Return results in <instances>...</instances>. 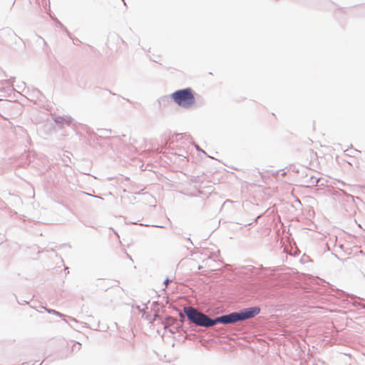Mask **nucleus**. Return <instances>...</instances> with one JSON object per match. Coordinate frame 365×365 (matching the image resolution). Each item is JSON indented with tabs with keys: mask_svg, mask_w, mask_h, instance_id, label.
Wrapping results in <instances>:
<instances>
[{
	"mask_svg": "<svg viewBox=\"0 0 365 365\" xmlns=\"http://www.w3.org/2000/svg\"><path fill=\"white\" fill-rule=\"evenodd\" d=\"M14 80H15V78H14V77H13V78H11V79H8V80L2 81L1 82V85H9V86H12V87H13L12 83H13V81H14Z\"/></svg>",
	"mask_w": 365,
	"mask_h": 365,
	"instance_id": "nucleus-12",
	"label": "nucleus"
},
{
	"mask_svg": "<svg viewBox=\"0 0 365 365\" xmlns=\"http://www.w3.org/2000/svg\"><path fill=\"white\" fill-rule=\"evenodd\" d=\"M108 91H109V93H112L113 95H115V93H112L111 91H110V90H108Z\"/></svg>",
	"mask_w": 365,
	"mask_h": 365,
	"instance_id": "nucleus-24",
	"label": "nucleus"
},
{
	"mask_svg": "<svg viewBox=\"0 0 365 365\" xmlns=\"http://www.w3.org/2000/svg\"><path fill=\"white\" fill-rule=\"evenodd\" d=\"M162 324H164V328L166 329L168 326L177 324L178 320L176 318L170 316L166 317L163 320L160 319Z\"/></svg>",
	"mask_w": 365,
	"mask_h": 365,
	"instance_id": "nucleus-6",
	"label": "nucleus"
},
{
	"mask_svg": "<svg viewBox=\"0 0 365 365\" xmlns=\"http://www.w3.org/2000/svg\"><path fill=\"white\" fill-rule=\"evenodd\" d=\"M216 325L213 319L207 316L204 327H210Z\"/></svg>",
	"mask_w": 365,
	"mask_h": 365,
	"instance_id": "nucleus-10",
	"label": "nucleus"
},
{
	"mask_svg": "<svg viewBox=\"0 0 365 365\" xmlns=\"http://www.w3.org/2000/svg\"><path fill=\"white\" fill-rule=\"evenodd\" d=\"M215 324H224L223 315L213 318Z\"/></svg>",
	"mask_w": 365,
	"mask_h": 365,
	"instance_id": "nucleus-13",
	"label": "nucleus"
},
{
	"mask_svg": "<svg viewBox=\"0 0 365 365\" xmlns=\"http://www.w3.org/2000/svg\"><path fill=\"white\" fill-rule=\"evenodd\" d=\"M154 227H163L162 226H159V225H153Z\"/></svg>",
	"mask_w": 365,
	"mask_h": 365,
	"instance_id": "nucleus-25",
	"label": "nucleus"
},
{
	"mask_svg": "<svg viewBox=\"0 0 365 365\" xmlns=\"http://www.w3.org/2000/svg\"><path fill=\"white\" fill-rule=\"evenodd\" d=\"M171 98L177 105L184 108H190L195 102L194 92L190 88L175 91L171 94Z\"/></svg>",
	"mask_w": 365,
	"mask_h": 365,
	"instance_id": "nucleus-2",
	"label": "nucleus"
},
{
	"mask_svg": "<svg viewBox=\"0 0 365 365\" xmlns=\"http://www.w3.org/2000/svg\"><path fill=\"white\" fill-rule=\"evenodd\" d=\"M321 178H318L313 175L310 176L309 179L306 182L309 184V186H317L320 181Z\"/></svg>",
	"mask_w": 365,
	"mask_h": 365,
	"instance_id": "nucleus-9",
	"label": "nucleus"
},
{
	"mask_svg": "<svg viewBox=\"0 0 365 365\" xmlns=\"http://www.w3.org/2000/svg\"><path fill=\"white\" fill-rule=\"evenodd\" d=\"M26 93L34 101H42V98L43 97V93L38 88H32L30 90L29 88L26 89Z\"/></svg>",
	"mask_w": 365,
	"mask_h": 365,
	"instance_id": "nucleus-5",
	"label": "nucleus"
},
{
	"mask_svg": "<svg viewBox=\"0 0 365 365\" xmlns=\"http://www.w3.org/2000/svg\"><path fill=\"white\" fill-rule=\"evenodd\" d=\"M179 317L181 323H183L185 320V318H187L185 312L182 313L181 311H179Z\"/></svg>",
	"mask_w": 365,
	"mask_h": 365,
	"instance_id": "nucleus-14",
	"label": "nucleus"
},
{
	"mask_svg": "<svg viewBox=\"0 0 365 365\" xmlns=\"http://www.w3.org/2000/svg\"><path fill=\"white\" fill-rule=\"evenodd\" d=\"M53 121L56 124L62 127L64 124L70 125L73 121V118L70 115H57L53 118Z\"/></svg>",
	"mask_w": 365,
	"mask_h": 365,
	"instance_id": "nucleus-4",
	"label": "nucleus"
},
{
	"mask_svg": "<svg viewBox=\"0 0 365 365\" xmlns=\"http://www.w3.org/2000/svg\"><path fill=\"white\" fill-rule=\"evenodd\" d=\"M171 99V95L170 96H163L158 100V102L159 103L160 107H161L162 106H165L166 104L170 103Z\"/></svg>",
	"mask_w": 365,
	"mask_h": 365,
	"instance_id": "nucleus-8",
	"label": "nucleus"
},
{
	"mask_svg": "<svg viewBox=\"0 0 365 365\" xmlns=\"http://www.w3.org/2000/svg\"><path fill=\"white\" fill-rule=\"evenodd\" d=\"M129 223H130V224H134V225H136V224H137V222H130Z\"/></svg>",
	"mask_w": 365,
	"mask_h": 365,
	"instance_id": "nucleus-23",
	"label": "nucleus"
},
{
	"mask_svg": "<svg viewBox=\"0 0 365 365\" xmlns=\"http://www.w3.org/2000/svg\"><path fill=\"white\" fill-rule=\"evenodd\" d=\"M171 282L170 279H169L168 278H166L164 282H163V284L167 286L170 282Z\"/></svg>",
	"mask_w": 365,
	"mask_h": 365,
	"instance_id": "nucleus-19",
	"label": "nucleus"
},
{
	"mask_svg": "<svg viewBox=\"0 0 365 365\" xmlns=\"http://www.w3.org/2000/svg\"><path fill=\"white\" fill-rule=\"evenodd\" d=\"M93 197H97V198H100V197L96 196V195H93ZM101 199H102V198L101 197Z\"/></svg>",
	"mask_w": 365,
	"mask_h": 365,
	"instance_id": "nucleus-26",
	"label": "nucleus"
},
{
	"mask_svg": "<svg viewBox=\"0 0 365 365\" xmlns=\"http://www.w3.org/2000/svg\"><path fill=\"white\" fill-rule=\"evenodd\" d=\"M183 311L187 320L198 327H204L207 315L192 307H185Z\"/></svg>",
	"mask_w": 365,
	"mask_h": 365,
	"instance_id": "nucleus-3",
	"label": "nucleus"
},
{
	"mask_svg": "<svg viewBox=\"0 0 365 365\" xmlns=\"http://www.w3.org/2000/svg\"><path fill=\"white\" fill-rule=\"evenodd\" d=\"M51 313L54 314L56 315H58L59 317H63V316L61 313H60V312H57V311H56L54 309L52 310Z\"/></svg>",
	"mask_w": 365,
	"mask_h": 365,
	"instance_id": "nucleus-17",
	"label": "nucleus"
},
{
	"mask_svg": "<svg viewBox=\"0 0 365 365\" xmlns=\"http://www.w3.org/2000/svg\"><path fill=\"white\" fill-rule=\"evenodd\" d=\"M187 240L189 241V242H190V245H193L192 242L190 240V238H188V239H187Z\"/></svg>",
	"mask_w": 365,
	"mask_h": 365,
	"instance_id": "nucleus-22",
	"label": "nucleus"
},
{
	"mask_svg": "<svg viewBox=\"0 0 365 365\" xmlns=\"http://www.w3.org/2000/svg\"><path fill=\"white\" fill-rule=\"evenodd\" d=\"M158 305H159L158 302H153L152 304V307L154 309H155V307H158Z\"/></svg>",
	"mask_w": 365,
	"mask_h": 365,
	"instance_id": "nucleus-18",
	"label": "nucleus"
},
{
	"mask_svg": "<svg viewBox=\"0 0 365 365\" xmlns=\"http://www.w3.org/2000/svg\"><path fill=\"white\" fill-rule=\"evenodd\" d=\"M81 344H80L79 342H74L71 347V351L77 352L81 349Z\"/></svg>",
	"mask_w": 365,
	"mask_h": 365,
	"instance_id": "nucleus-11",
	"label": "nucleus"
},
{
	"mask_svg": "<svg viewBox=\"0 0 365 365\" xmlns=\"http://www.w3.org/2000/svg\"><path fill=\"white\" fill-rule=\"evenodd\" d=\"M46 312L49 314H51L53 309H46Z\"/></svg>",
	"mask_w": 365,
	"mask_h": 365,
	"instance_id": "nucleus-20",
	"label": "nucleus"
},
{
	"mask_svg": "<svg viewBox=\"0 0 365 365\" xmlns=\"http://www.w3.org/2000/svg\"><path fill=\"white\" fill-rule=\"evenodd\" d=\"M140 225H144V226H145V227L149 226L148 225H143V224H140Z\"/></svg>",
	"mask_w": 365,
	"mask_h": 365,
	"instance_id": "nucleus-27",
	"label": "nucleus"
},
{
	"mask_svg": "<svg viewBox=\"0 0 365 365\" xmlns=\"http://www.w3.org/2000/svg\"><path fill=\"white\" fill-rule=\"evenodd\" d=\"M196 148H197V150H201V151H202L203 153H205L202 150H201V149L199 148V146H198V145H196Z\"/></svg>",
	"mask_w": 365,
	"mask_h": 365,
	"instance_id": "nucleus-21",
	"label": "nucleus"
},
{
	"mask_svg": "<svg viewBox=\"0 0 365 365\" xmlns=\"http://www.w3.org/2000/svg\"><path fill=\"white\" fill-rule=\"evenodd\" d=\"M140 312H141L143 313V315L142 317L143 318H145L146 320H148L150 322V323L151 324H153L154 322L157 319H162V317L158 314L157 312H155L154 316H153V318L151 319L150 317V315L148 314H147L145 311H141L139 309Z\"/></svg>",
	"mask_w": 365,
	"mask_h": 365,
	"instance_id": "nucleus-7",
	"label": "nucleus"
},
{
	"mask_svg": "<svg viewBox=\"0 0 365 365\" xmlns=\"http://www.w3.org/2000/svg\"><path fill=\"white\" fill-rule=\"evenodd\" d=\"M353 305L355 306V307H358L359 306V307H361L363 309H365V304H363V303H361V302H358L356 300H354L353 302Z\"/></svg>",
	"mask_w": 365,
	"mask_h": 365,
	"instance_id": "nucleus-16",
	"label": "nucleus"
},
{
	"mask_svg": "<svg viewBox=\"0 0 365 365\" xmlns=\"http://www.w3.org/2000/svg\"><path fill=\"white\" fill-rule=\"evenodd\" d=\"M260 310L259 307L254 306L244 308L227 314H223L224 324H232L239 322L252 319L260 313Z\"/></svg>",
	"mask_w": 365,
	"mask_h": 365,
	"instance_id": "nucleus-1",
	"label": "nucleus"
},
{
	"mask_svg": "<svg viewBox=\"0 0 365 365\" xmlns=\"http://www.w3.org/2000/svg\"><path fill=\"white\" fill-rule=\"evenodd\" d=\"M18 88L21 89L23 91H25L26 89V83L24 81H21L19 85H17Z\"/></svg>",
	"mask_w": 365,
	"mask_h": 365,
	"instance_id": "nucleus-15",
	"label": "nucleus"
}]
</instances>
